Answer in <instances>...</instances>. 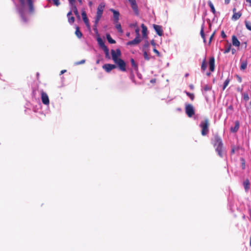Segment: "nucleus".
I'll list each match as a JSON object with an SVG mask.
<instances>
[{"label": "nucleus", "mask_w": 251, "mask_h": 251, "mask_svg": "<svg viewBox=\"0 0 251 251\" xmlns=\"http://www.w3.org/2000/svg\"><path fill=\"white\" fill-rule=\"evenodd\" d=\"M17 9L23 22L26 23L28 21L27 15L34 11L32 0H19V4L17 5Z\"/></svg>", "instance_id": "obj_1"}, {"label": "nucleus", "mask_w": 251, "mask_h": 251, "mask_svg": "<svg viewBox=\"0 0 251 251\" xmlns=\"http://www.w3.org/2000/svg\"><path fill=\"white\" fill-rule=\"evenodd\" d=\"M213 144L218 155L221 157H223L224 153L223 144L222 140L219 136L216 135L214 136Z\"/></svg>", "instance_id": "obj_2"}, {"label": "nucleus", "mask_w": 251, "mask_h": 251, "mask_svg": "<svg viewBox=\"0 0 251 251\" xmlns=\"http://www.w3.org/2000/svg\"><path fill=\"white\" fill-rule=\"evenodd\" d=\"M121 54V51L119 49L111 50L112 57L114 63H125L122 59L119 58Z\"/></svg>", "instance_id": "obj_3"}, {"label": "nucleus", "mask_w": 251, "mask_h": 251, "mask_svg": "<svg viewBox=\"0 0 251 251\" xmlns=\"http://www.w3.org/2000/svg\"><path fill=\"white\" fill-rule=\"evenodd\" d=\"M200 126L201 128V134L205 136L207 134L209 131V120L208 119L205 118L203 121H202L200 125Z\"/></svg>", "instance_id": "obj_4"}, {"label": "nucleus", "mask_w": 251, "mask_h": 251, "mask_svg": "<svg viewBox=\"0 0 251 251\" xmlns=\"http://www.w3.org/2000/svg\"><path fill=\"white\" fill-rule=\"evenodd\" d=\"M185 112L189 117H191L195 114L193 106L190 104H187L185 106Z\"/></svg>", "instance_id": "obj_5"}, {"label": "nucleus", "mask_w": 251, "mask_h": 251, "mask_svg": "<svg viewBox=\"0 0 251 251\" xmlns=\"http://www.w3.org/2000/svg\"><path fill=\"white\" fill-rule=\"evenodd\" d=\"M41 100L42 102L45 105H48L50 103L48 95L43 91L41 92Z\"/></svg>", "instance_id": "obj_6"}, {"label": "nucleus", "mask_w": 251, "mask_h": 251, "mask_svg": "<svg viewBox=\"0 0 251 251\" xmlns=\"http://www.w3.org/2000/svg\"><path fill=\"white\" fill-rule=\"evenodd\" d=\"M99 45L104 50L106 55H108L109 53V50L105 46L104 42L100 38H98L97 39Z\"/></svg>", "instance_id": "obj_7"}, {"label": "nucleus", "mask_w": 251, "mask_h": 251, "mask_svg": "<svg viewBox=\"0 0 251 251\" xmlns=\"http://www.w3.org/2000/svg\"><path fill=\"white\" fill-rule=\"evenodd\" d=\"M116 67L117 66L116 65L111 64H105L102 66V68L104 69L107 72H110L112 69Z\"/></svg>", "instance_id": "obj_8"}, {"label": "nucleus", "mask_w": 251, "mask_h": 251, "mask_svg": "<svg viewBox=\"0 0 251 251\" xmlns=\"http://www.w3.org/2000/svg\"><path fill=\"white\" fill-rule=\"evenodd\" d=\"M82 17L83 22H84L85 24L86 25V26L88 29H90V25L89 23V20L87 17V15L86 12L84 11H83L81 13Z\"/></svg>", "instance_id": "obj_9"}, {"label": "nucleus", "mask_w": 251, "mask_h": 251, "mask_svg": "<svg viewBox=\"0 0 251 251\" xmlns=\"http://www.w3.org/2000/svg\"><path fill=\"white\" fill-rule=\"evenodd\" d=\"M110 11L112 12L113 13V17L114 19V22L115 23H118V21L119 20V15L120 13L118 11L113 9H110Z\"/></svg>", "instance_id": "obj_10"}, {"label": "nucleus", "mask_w": 251, "mask_h": 251, "mask_svg": "<svg viewBox=\"0 0 251 251\" xmlns=\"http://www.w3.org/2000/svg\"><path fill=\"white\" fill-rule=\"evenodd\" d=\"M141 41L140 39V37L136 36V38L128 42L127 43V45L132 46V45H136L139 44Z\"/></svg>", "instance_id": "obj_11"}, {"label": "nucleus", "mask_w": 251, "mask_h": 251, "mask_svg": "<svg viewBox=\"0 0 251 251\" xmlns=\"http://www.w3.org/2000/svg\"><path fill=\"white\" fill-rule=\"evenodd\" d=\"M70 4L71 5V9H72L71 10L72 11V12L73 11V12L74 13V14H75V15L76 16V17L78 19H80V15H79V12L77 10L76 6L75 4V3H70Z\"/></svg>", "instance_id": "obj_12"}, {"label": "nucleus", "mask_w": 251, "mask_h": 251, "mask_svg": "<svg viewBox=\"0 0 251 251\" xmlns=\"http://www.w3.org/2000/svg\"><path fill=\"white\" fill-rule=\"evenodd\" d=\"M153 27L154 30H155L157 34L161 36L163 34V31L161 28V26L158 25H154Z\"/></svg>", "instance_id": "obj_13"}, {"label": "nucleus", "mask_w": 251, "mask_h": 251, "mask_svg": "<svg viewBox=\"0 0 251 251\" xmlns=\"http://www.w3.org/2000/svg\"><path fill=\"white\" fill-rule=\"evenodd\" d=\"M232 43L233 45L235 47H239L240 45L239 41L235 35L232 36Z\"/></svg>", "instance_id": "obj_14"}, {"label": "nucleus", "mask_w": 251, "mask_h": 251, "mask_svg": "<svg viewBox=\"0 0 251 251\" xmlns=\"http://www.w3.org/2000/svg\"><path fill=\"white\" fill-rule=\"evenodd\" d=\"M239 126L240 124L239 121H236L235 123V126L233 127H231L230 128L231 131L232 132H236L239 128Z\"/></svg>", "instance_id": "obj_15"}, {"label": "nucleus", "mask_w": 251, "mask_h": 251, "mask_svg": "<svg viewBox=\"0 0 251 251\" xmlns=\"http://www.w3.org/2000/svg\"><path fill=\"white\" fill-rule=\"evenodd\" d=\"M242 16V13L241 12H234L232 16V20L233 21H236L238 20Z\"/></svg>", "instance_id": "obj_16"}, {"label": "nucleus", "mask_w": 251, "mask_h": 251, "mask_svg": "<svg viewBox=\"0 0 251 251\" xmlns=\"http://www.w3.org/2000/svg\"><path fill=\"white\" fill-rule=\"evenodd\" d=\"M102 13H103V12H98V11L97 12V15H96V19L95 20L96 25H98V24L99 23V22L102 16Z\"/></svg>", "instance_id": "obj_17"}, {"label": "nucleus", "mask_w": 251, "mask_h": 251, "mask_svg": "<svg viewBox=\"0 0 251 251\" xmlns=\"http://www.w3.org/2000/svg\"><path fill=\"white\" fill-rule=\"evenodd\" d=\"M243 185L246 192H247L250 189V181L248 179H246L243 182Z\"/></svg>", "instance_id": "obj_18"}, {"label": "nucleus", "mask_w": 251, "mask_h": 251, "mask_svg": "<svg viewBox=\"0 0 251 251\" xmlns=\"http://www.w3.org/2000/svg\"><path fill=\"white\" fill-rule=\"evenodd\" d=\"M209 67V72H207L206 73V75L207 76H210L211 75V72H213L215 69V64H208Z\"/></svg>", "instance_id": "obj_19"}, {"label": "nucleus", "mask_w": 251, "mask_h": 251, "mask_svg": "<svg viewBox=\"0 0 251 251\" xmlns=\"http://www.w3.org/2000/svg\"><path fill=\"white\" fill-rule=\"evenodd\" d=\"M75 29H76V30H75V34L76 36L78 38H81V37L82 36V34L81 32V31H80L79 27L78 26H76Z\"/></svg>", "instance_id": "obj_20"}, {"label": "nucleus", "mask_w": 251, "mask_h": 251, "mask_svg": "<svg viewBox=\"0 0 251 251\" xmlns=\"http://www.w3.org/2000/svg\"><path fill=\"white\" fill-rule=\"evenodd\" d=\"M208 5L209 6V7H210V8L211 9V12L214 14H215L216 12V10H215V9L214 8L213 4L212 3V2L210 0H209L208 1Z\"/></svg>", "instance_id": "obj_21"}, {"label": "nucleus", "mask_w": 251, "mask_h": 251, "mask_svg": "<svg viewBox=\"0 0 251 251\" xmlns=\"http://www.w3.org/2000/svg\"><path fill=\"white\" fill-rule=\"evenodd\" d=\"M117 67H119V69L122 71H126V64H117Z\"/></svg>", "instance_id": "obj_22"}, {"label": "nucleus", "mask_w": 251, "mask_h": 251, "mask_svg": "<svg viewBox=\"0 0 251 251\" xmlns=\"http://www.w3.org/2000/svg\"><path fill=\"white\" fill-rule=\"evenodd\" d=\"M104 6L105 4L104 3H100L98 7L97 11L103 12Z\"/></svg>", "instance_id": "obj_23"}, {"label": "nucleus", "mask_w": 251, "mask_h": 251, "mask_svg": "<svg viewBox=\"0 0 251 251\" xmlns=\"http://www.w3.org/2000/svg\"><path fill=\"white\" fill-rule=\"evenodd\" d=\"M230 81V79L229 77H227L226 80L225 81L224 83V85L223 86V90L224 91L226 87L229 84V82Z\"/></svg>", "instance_id": "obj_24"}, {"label": "nucleus", "mask_w": 251, "mask_h": 251, "mask_svg": "<svg viewBox=\"0 0 251 251\" xmlns=\"http://www.w3.org/2000/svg\"><path fill=\"white\" fill-rule=\"evenodd\" d=\"M203 30H204V23L201 25L200 33H201V37L203 39V41L205 42V35L204 33Z\"/></svg>", "instance_id": "obj_25"}, {"label": "nucleus", "mask_w": 251, "mask_h": 251, "mask_svg": "<svg viewBox=\"0 0 251 251\" xmlns=\"http://www.w3.org/2000/svg\"><path fill=\"white\" fill-rule=\"evenodd\" d=\"M106 38L108 42L110 44H115L116 43V41L111 38L109 34L106 35Z\"/></svg>", "instance_id": "obj_26"}, {"label": "nucleus", "mask_w": 251, "mask_h": 251, "mask_svg": "<svg viewBox=\"0 0 251 251\" xmlns=\"http://www.w3.org/2000/svg\"><path fill=\"white\" fill-rule=\"evenodd\" d=\"M131 8H132L133 10L134 11V13L136 15H138L139 14L138 9V6L137 4L131 6Z\"/></svg>", "instance_id": "obj_27"}, {"label": "nucleus", "mask_w": 251, "mask_h": 251, "mask_svg": "<svg viewBox=\"0 0 251 251\" xmlns=\"http://www.w3.org/2000/svg\"><path fill=\"white\" fill-rule=\"evenodd\" d=\"M116 25L115 27L117 28V29L118 30V31L120 33H123V30L122 29L121 24L118 23H116Z\"/></svg>", "instance_id": "obj_28"}, {"label": "nucleus", "mask_w": 251, "mask_h": 251, "mask_svg": "<svg viewBox=\"0 0 251 251\" xmlns=\"http://www.w3.org/2000/svg\"><path fill=\"white\" fill-rule=\"evenodd\" d=\"M185 93L187 95V96H188L190 98L191 100H194L195 96L193 93H191L188 92H186Z\"/></svg>", "instance_id": "obj_29"}, {"label": "nucleus", "mask_w": 251, "mask_h": 251, "mask_svg": "<svg viewBox=\"0 0 251 251\" xmlns=\"http://www.w3.org/2000/svg\"><path fill=\"white\" fill-rule=\"evenodd\" d=\"M245 23L246 28L248 29L251 30V22L246 21H245Z\"/></svg>", "instance_id": "obj_30"}, {"label": "nucleus", "mask_w": 251, "mask_h": 251, "mask_svg": "<svg viewBox=\"0 0 251 251\" xmlns=\"http://www.w3.org/2000/svg\"><path fill=\"white\" fill-rule=\"evenodd\" d=\"M68 19V22L70 24L72 25L75 22V17L73 16L70 17Z\"/></svg>", "instance_id": "obj_31"}, {"label": "nucleus", "mask_w": 251, "mask_h": 251, "mask_svg": "<svg viewBox=\"0 0 251 251\" xmlns=\"http://www.w3.org/2000/svg\"><path fill=\"white\" fill-rule=\"evenodd\" d=\"M208 64H201V70L204 71H205L206 68L208 67Z\"/></svg>", "instance_id": "obj_32"}, {"label": "nucleus", "mask_w": 251, "mask_h": 251, "mask_svg": "<svg viewBox=\"0 0 251 251\" xmlns=\"http://www.w3.org/2000/svg\"><path fill=\"white\" fill-rule=\"evenodd\" d=\"M243 99L246 101H247L249 100V97L247 93H244L243 94Z\"/></svg>", "instance_id": "obj_33"}, {"label": "nucleus", "mask_w": 251, "mask_h": 251, "mask_svg": "<svg viewBox=\"0 0 251 251\" xmlns=\"http://www.w3.org/2000/svg\"><path fill=\"white\" fill-rule=\"evenodd\" d=\"M52 1L53 4L56 6H58L60 4L59 0H52Z\"/></svg>", "instance_id": "obj_34"}, {"label": "nucleus", "mask_w": 251, "mask_h": 251, "mask_svg": "<svg viewBox=\"0 0 251 251\" xmlns=\"http://www.w3.org/2000/svg\"><path fill=\"white\" fill-rule=\"evenodd\" d=\"M239 149V147H236L235 146H233L231 150V153L234 154L236 151H237Z\"/></svg>", "instance_id": "obj_35"}, {"label": "nucleus", "mask_w": 251, "mask_h": 251, "mask_svg": "<svg viewBox=\"0 0 251 251\" xmlns=\"http://www.w3.org/2000/svg\"><path fill=\"white\" fill-rule=\"evenodd\" d=\"M241 160L242 161V167L243 169H245V160L244 158H241Z\"/></svg>", "instance_id": "obj_36"}, {"label": "nucleus", "mask_w": 251, "mask_h": 251, "mask_svg": "<svg viewBox=\"0 0 251 251\" xmlns=\"http://www.w3.org/2000/svg\"><path fill=\"white\" fill-rule=\"evenodd\" d=\"M203 89L205 91H207L211 89V87L207 85H205L203 87Z\"/></svg>", "instance_id": "obj_37"}, {"label": "nucleus", "mask_w": 251, "mask_h": 251, "mask_svg": "<svg viewBox=\"0 0 251 251\" xmlns=\"http://www.w3.org/2000/svg\"><path fill=\"white\" fill-rule=\"evenodd\" d=\"M247 64H241L240 69L244 70L247 68Z\"/></svg>", "instance_id": "obj_38"}, {"label": "nucleus", "mask_w": 251, "mask_h": 251, "mask_svg": "<svg viewBox=\"0 0 251 251\" xmlns=\"http://www.w3.org/2000/svg\"><path fill=\"white\" fill-rule=\"evenodd\" d=\"M142 27H143V35L144 36L146 34V32L147 31V28L144 26V25H142Z\"/></svg>", "instance_id": "obj_39"}, {"label": "nucleus", "mask_w": 251, "mask_h": 251, "mask_svg": "<svg viewBox=\"0 0 251 251\" xmlns=\"http://www.w3.org/2000/svg\"><path fill=\"white\" fill-rule=\"evenodd\" d=\"M144 57L146 60H149L150 58L146 51H144Z\"/></svg>", "instance_id": "obj_40"}, {"label": "nucleus", "mask_w": 251, "mask_h": 251, "mask_svg": "<svg viewBox=\"0 0 251 251\" xmlns=\"http://www.w3.org/2000/svg\"><path fill=\"white\" fill-rule=\"evenodd\" d=\"M129 2H130L131 6L135 5L136 4V2L135 0H128Z\"/></svg>", "instance_id": "obj_41"}, {"label": "nucleus", "mask_w": 251, "mask_h": 251, "mask_svg": "<svg viewBox=\"0 0 251 251\" xmlns=\"http://www.w3.org/2000/svg\"><path fill=\"white\" fill-rule=\"evenodd\" d=\"M236 77L237 78L238 81L239 82L241 83L242 82V78L239 75H236Z\"/></svg>", "instance_id": "obj_42"}, {"label": "nucleus", "mask_w": 251, "mask_h": 251, "mask_svg": "<svg viewBox=\"0 0 251 251\" xmlns=\"http://www.w3.org/2000/svg\"><path fill=\"white\" fill-rule=\"evenodd\" d=\"M230 47L231 46L230 45L229 47H227L225 50V53H228L230 51Z\"/></svg>", "instance_id": "obj_43"}, {"label": "nucleus", "mask_w": 251, "mask_h": 251, "mask_svg": "<svg viewBox=\"0 0 251 251\" xmlns=\"http://www.w3.org/2000/svg\"><path fill=\"white\" fill-rule=\"evenodd\" d=\"M215 59L214 57H211L208 63H214Z\"/></svg>", "instance_id": "obj_44"}, {"label": "nucleus", "mask_w": 251, "mask_h": 251, "mask_svg": "<svg viewBox=\"0 0 251 251\" xmlns=\"http://www.w3.org/2000/svg\"><path fill=\"white\" fill-rule=\"evenodd\" d=\"M72 10H70L67 14V16L68 18H69L70 17H71V15H72Z\"/></svg>", "instance_id": "obj_45"}, {"label": "nucleus", "mask_w": 251, "mask_h": 251, "mask_svg": "<svg viewBox=\"0 0 251 251\" xmlns=\"http://www.w3.org/2000/svg\"><path fill=\"white\" fill-rule=\"evenodd\" d=\"M221 36L223 38H225L226 37V34L225 33V32H224V31H222V33H221Z\"/></svg>", "instance_id": "obj_46"}, {"label": "nucleus", "mask_w": 251, "mask_h": 251, "mask_svg": "<svg viewBox=\"0 0 251 251\" xmlns=\"http://www.w3.org/2000/svg\"><path fill=\"white\" fill-rule=\"evenodd\" d=\"M135 32L137 33V36L139 37V29L138 28L136 29Z\"/></svg>", "instance_id": "obj_47"}, {"label": "nucleus", "mask_w": 251, "mask_h": 251, "mask_svg": "<svg viewBox=\"0 0 251 251\" xmlns=\"http://www.w3.org/2000/svg\"><path fill=\"white\" fill-rule=\"evenodd\" d=\"M132 67L135 69H137V64H132Z\"/></svg>", "instance_id": "obj_48"}, {"label": "nucleus", "mask_w": 251, "mask_h": 251, "mask_svg": "<svg viewBox=\"0 0 251 251\" xmlns=\"http://www.w3.org/2000/svg\"><path fill=\"white\" fill-rule=\"evenodd\" d=\"M246 2L249 3V6L251 7V0H246Z\"/></svg>", "instance_id": "obj_49"}, {"label": "nucleus", "mask_w": 251, "mask_h": 251, "mask_svg": "<svg viewBox=\"0 0 251 251\" xmlns=\"http://www.w3.org/2000/svg\"><path fill=\"white\" fill-rule=\"evenodd\" d=\"M150 82L152 83H154L156 82V79L155 78H153V79H151V80H150Z\"/></svg>", "instance_id": "obj_50"}, {"label": "nucleus", "mask_w": 251, "mask_h": 251, "mask_svg": "<svg viewBox=\"0 0 251 251\" xmlns=\"http://www.w3.org/2000/svg\"><path fill=\"white\" fill-rule=\"evenodd\" d=\"M97 25H96H96L95 24V25H94V30L95 32H98V30H97Z\"/></svg>", "instance_id": "obj_51"}, {"label": "nucleus", "mask_w": 251, "mask_h": 251, "mask_svg": "<svg viewBox=\"0 0 251 251\" xmlns=\"http://www.w3.org/2000/svg\"><path fill=\"white\" fill-rule=\"evenodd\" d=\"M66 72V70H62L61 72H60V75H61L62 74H63L65 72Z\"/></svg>", "instance_id": "obj_52"}, {"label": "nucleus", "mask_w": 251, "mask_h": 251, "mask_svg": "<svg viewBox=\"0 0 251 251\" xmlns=\"http://www.w3.org/2000/svg\"><path fill=\"white\" fill-rule=\"evenodd\" d=\"M70 3H74L75 2V0H68Z\"/></svg>", "instance_id": "obj_53"}, {"label": "nucleus", "mask_w": 251, "mask_h": 251, "mask_svg": "<svg viewBox=\"0 0 251 251\" xmlns=\"http://www.w3.org/2000/svg\"><path fill=\"white\" fill-rule=\"evenodd\" d=\"M230 0H225V2L226 4H227L229 3Z\"/></svg>", "instance_id": "obj_54"}, {"label": "nucleus", "mask_w": 251, "mask_h": 251, "mask_svg": "<svg viewBox=\"0 0 251 251\" xmlns=\"http://www.w3.org/2000/svg\"><path fill=\"white\" fill-rule=\"evenodd\" d=\"M84 62H85V60H82L80 61H79L78 63H84Z\"/></svg>", "instance_id": "obj_55"}, {"label": "nucleus", "mask_w": 251, "mask_h": 251, "mask_svg": "<svg viewBox=\"0 0 251 251\" xmlns=\"http://www.w3.org/2000/svg\"><path fill=\"white\" fill-rule=\"evenodd\" d=\"M154 51L155 52H156V53H159V52L158 51V50H157L155 49H154Z\"/></svg>", "instance_id": "obj_56"}, {"label": "nucleus", "mask_w": 251, "mask_h": 251, "mask_svg": "<svg viewBox=\"0 0 251 251\" xmlns=\"http://www.w3.org/2000/svg\"><path fill=\"white\" fill-rule=\"evenodd\" d=\"M213 36V34L212 35H211V37H210V40H210V42H211V40H212V38Z\"/></svg>", "instance_id": "obj_57"}, {"label": "nucleus", "mask_w": 251, "mask_h": 251, "mask_svg": "<svg viewBox=\"0 0 251 251\" xmlns=\"http://www.w3.org/2000/svg\"><path fill=\"white\" fill-rule=\"evenodd\" d=\"M233 13L236 12V8H234L233 9Z\"/></svg>", "instance_id": "obj_58"}, {"label": "nucleus", "mask_w": 251, "mask_h": 251, "mask_svg": "<svg viewBox=\"0 0 251 251\" xmlns=\"http://www.w3.org/2000/svg\"><path fill=\"white\" fill-rule=\"evenodd\" d=\"M131 63H135L133 59H131Z\"/></svg>", "instance_id": "obj_59"}, {"label": "nucleus", "mask_w": 251, "mask_h": 251, "mask_svg": "<svg viewBox=\"0 0 251 251\" xmlns=\"http://www.w3.org/2000/svg\"><path fill=\"white\" fill-rule=\"evenodd\" d=\"M77 0L79 1V2L80 4H81V3H82V0Z\"/></svg>", "instance_id": "obj_60"}, {"label": "nucleus", "mask_w": 251, "mask_h": 251, "mask_svg": "<svg viewBox=\"0 0 251 251\" xmlns=\"http://www.w3.org/2000/svg\"><path fill=\"white\" fill-rule=\"evenodd\" d=\"M188 75H189V74H186L185 75V77H187Z\"/></svg>", "instance_id": "obj_61"}, {"label": "nucleus", "mask_w": 251, "mask_h": 251, "mask_svg": "<svg viewBox=\"0 0 251 251\" xmlns=\"http://www.w3.org/2000/svg\"><path fill=\"white\" fill-rule=\"evenodd\" d=\"M250 246H251V237H250Z\"/></svg>", "instance_id": "obj_62"}, {"label": "nucleus", "mask_w": 251, "mask_h": 251, "mask_svg": "<svg viewBox=\"0 0 251 251\" xmlns=\"http://www.w3.org/2000/svg\"><path fill=\"white\" fill-rule=\"evenodd\" d=\"M126 36H129V33H127V34H126Z\"/></svg>", "instance_id": "obj_63"}, {"label": "nucleus", "mask_w": 251, "mask_h": 251, "mask_svg": "<svg viewBox=\"0 0 251 251\" xmlns=\"http://www.w3.org/2000/svg\"><path fill=\"white\" fill-rule=\"evenodd\" d=\"M250 215H251V209H250Z\"/></svg>", "instance_id": "obj_64"}]
</instances>
